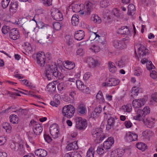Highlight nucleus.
Listing matches in <instances>:
<instances>
[{
  "mask_svg": "<svg viewBox=\"0 0 157 157\" xmlns=\"http://www.w3.org/2000/svg\"><path fill=\"white\" fill-rule=\"evenodd\" d=\"M76 84L78 89L83 92L88 93L89 92V88L85 86L83 82L80 80H77L76 81Z\"/></svg>",
  "mask_w": 157,
  "mask_h": 157,
  "instance_id": "10",
  "label": "nucleus"
},
{
  "mask_svg": "<svg viewBox=\"0 0 157 157\" xmlns=\"http://www.w3.org/2000/svg\"><path fill=\"white\" fill-rule=\"evenodd\" d=\"M100 48L97 44L94 45L90 49L92 50L94 52H99L100 50Z\"/></svg>",
  "mask_w": 157,
  "mask_h": 157,
  "instance_id": "57",
  "label": "nucleus"
},
{
  "mask_svg": "<svg viewBox=\"0 0 157 157\" xmlns=\"http://www.w3.org/2000/svg\"><path fill=\"white\" fill-rule=\"evenodd\" d=\"M9 33L10 38L14 40H16L20 36L19 32L17 29L16 28L11 29Z\"/></svg>",
  "mask_w": 157,
  "mask_h": 157,
  "instance_id": "17",
  "label": "nucleus"
},
{
  "mask_svg": "<svg viewBox=\"0 0 157 157\" xmlns=\"http://www.w3.org/2000/svg\"><path fill=\"white\" fill-rule=\"evenodd\" d=\"M65 63L66 64L65 65L64 67L67 69H72L75 67V65L74 62L67 60L65 61Z\"/></svg>",
  "mask_w": 157,
  "mask_h": 157,
  "instance_id": "32",
  "label": "nucleus"
},
{
  "mask_svg": "<svg viewBox=\"0 0 157 157\" xmlns=\"http://www.w3.org/2000/svg\"><path fill=\"white\" fill-rule=\"evenodd\" d=\"M129 42V38L126 36L121 40H115L113 42V45L115 48L122 49L126 47V43Z\"/></svg>",
  "mask_w": 157,
  "mask_h": 157,
  "instance_id": "5",
  "label": "nucleus"
},
{
  "mask_svg": "<svg viewBox=\"0 0 157 157\" xmlns=\"http://www.w3.org/2000/svg\"><path fill=\"white\" fill-rule=\"evenodd\" d=\"M135 10L134 5L132 4H130L128 6V14L130 15H133L135 13Z\"/></svg>",
  "mask_w": 157,
  "mask_h": 157,
  "instance_id": "31",
  "label": "nucleus"
},
{
  "mask_svg": "<svg viewBox=\"0 0 157 157\" xmlns=\"http://www.w3.org/2000/svg\"><path fill=\"white\" fill-rule=\"evenodd\" d=\"M67 88V85L65 83L61 82L58 84L57 88L60 91L66 90Z\"/></svg>",
  "mask_w": 157,
  "mask_h": 157,
  "instance_id": "40",
  "label": "nucleus"
},
{
  "mask_svg": "<svg viewBox=\"0 0 157 157\" xmlns=\"http://www.w3.org/2000/svg\"><path fill=\"white\" fill-rule=\"evenodd\" d=\"M86 112V106L82 104L78 106L77 112L81 115H84Z\"/></svg>",
  "mask_w": 157,
  "mask_h": 157,
  "instance_id": "26",
  "label": "nucleus"
},
{
  "mask_svg": "<svg viewBox=\"0 0 157 157\" xmlns=\"http://www.w3.org/2000/svg\"><path fill=\"white\" fill-rule=\"evenodd\" d=\"M75 112V108L71 105L64 106L62 110L63 115L68 118H70L73 116Z\"/></svg>",
  "mask_w": 157,
  "mask_h": 157,
  "instance_id": "4",
  "label": "nucleus"
},
{
  "mask_svg": "<svg viewBox=\"0 0 157 157\" xmlns=\"http://www.w3.org/2000/svg\"><path fill=\"white\" fill-rule=\"evenodd\" d=\"M91 133L93 137L98 138L103 134V130L101 128L93 129Z\"/></svg>",
  "mask_w": 157,
  "mask_h": 157,
  "instance_id": "20",
  "label": "nucleus"
},
{
  "mask_svg": "<svg viewBox=\"0 0 157 157\" xmlns=\"http://www.w3.org/2000/svg\"><path fill=\"white\" fill-rule=\"evenodd\" d=\"M29 16L30 17L29 18V21H30V22L29 24V25H30L32 21H34L33 25V31L35 29L36 27H35V25H36L41 29L44 28L45 27L47 28L48 27H49V25L44 24L43 23L41 22L40 21V18L39 14H36L33 17L31 15H28V17H29Z\"/></svg>",
  "mask_w": 157,
  "mask_h": 157,
  "instance_id": "3",
  "label": "nucleus"
},
{
  "mask_svg": "<svg viewBox=\"0 0 157 157\" xmlns=\"http://www.w3.org/2000/svg\"><path fill=\"white\" fill-rule=\"evenodd\" d=\"M138 52L140 57L142 58L148 53V50L142 45H140L138 49Z\"/></svg>",
  "mask_w": 157,
  "mask_h": 157,
  "instance_id": "18",
  "label": "nucleus"
},
{
  "mask_svg": "<svg viewBox=\"0 0 157 157\" xmlns=\"http://www.w3.org/2000/svg\"><path fill=\"white\" fill-rule=\"evenodd\" d=\"M108 67L110 72L112 73H115L117 70V68L114 63L111 61L108 63Z\"/></svg>",
  "mask_w": 157,
  "mask_h": 157,
  "instance_id": "33",
  "label": "nucleus"
},
{
  "mask_svg": "<svg viewBox=\"0 0 157 157\" xmlns=\"http://www.w3.org/2000/svg\"><path fill=\"white\" fill-rule=\"evenodd\" d=\"M150 112V108L148 107H145L143 110L138 109L137 115L133 117L134 119L140 121H143V123L148 128L152 127L153 124V120L154 119L151 117L145 118V116Z\"/></svg>",
  "mask_w": 157,
  "mask_h": 157,
  "instance_id": "1",
  "label": "nucleus"
},
{
  "mask_svg": "<svg viewBox=\"0 0 157 157\" xmlns=\"http://www.w3.org/2000/svg\"><path fill=\"white\" fill-rule=\"evenodd\" d=\"M65 40L67 44L70 46L73 44V40L71 37L69 35H66L65 36Z\"/></svg>",
  "mask_w": 157,
  "mask_h": 157,
  "instance_id": "46",
  "label": "nucleus"
},
{
  "mask_svg": "<svg viewBox=\"0 0 157 157\" xmlns=\"http://www.w3.org/2000/svg\"><path fill=\"white\" fill-rule=\"evenodd\" d=\"M24 48L26 51L28 53H30L32 51V48L30 44L28 42H25L24 44Z\"/></svg>",
  "mask_w": 157,
  "mask_h": 157,
  "instance_id": "42",
  "label": "nucleus"
},
{
  "mask_svg": "<svg viewBox=\"0 0 157 157\" xmlns=\"http://www.w3.org/2000/svg\"><path fill=\"white\" fill-rule=\"evenodd\" d=\"M28 15L26 17H23L20 21V23L22 25H24L25 26L27 23H28L29 25H30L29 24V22H30V21H29V18L28 17Z\"/></svg>",
  "mask_w": 157,
  "mask_h": 157,
  "instance_id": "43",
  "label": "nucleus"
},
{
  "mask_svg": "<svg viewBox=\"0 0 157 157\" xmlns=\"http://www.w3.org/2000/svg\"><path fill=\"white\" fill-rule=\"evenodd\" d=\"M18 3L17 1H13L11 2L9 5V10L13 13H15L18 7Z\"/></svg>",
  "mask_w": 157,
  "mask_h": 157,
  "instance_id": "19",
  "label": "nucleus"
},
{
  "mask_svg": "<svg viewBox=\"0 0 157 157\" xmlns=\"http://www.w3.org/2000/svg\"><path fill=\"white\" fill-rule=\"evenodd\" d=\"M33 130L34 133L36 135H39L43 131V128L40 124L37 125L33 128Z\"/></svg>",
  "mask_w": 157,
  "mask_h": 157,
  "instance_id": "28",
  "label": "nucleus"
},
{
  "mask_svg": "<svg viewBox=\"0 0 157 157\" xmlns=\"http://www.w3.org/2000/svg\"><path fill=\"white\" fill-rule=\"evenodd\" d=\"M112 144L109 143L108 141L106 140L105 141L103 144V147L104 149H110L112 145Z\"/></svg>",
  "mask_w": 157,
  "mask_h": 157,
  "instance_id": "52",
  "label": "nucleus"
},
{
  "mask_svg": "<svg viewBox=\"0 0 157 157\" xmlns=\"http://www.w3.org/2000/svg\"><path fill=\"white\" fill-rule=\"evenodd\" d=\"M44 138L45 140L48 143L51 142L52 139L49 135L45 134L44 135Z\"/></svg>",
  "mask_w": 157,
  "mask_h": 157,
  "instance_id": "64",
  "label": "nucleus"
},
{
  "mask_svg": "<svg viewBox=\"0 0 157 157\" xmlns=\"http://www.w3.org/2000/svg\"><path fill=\"white\" fill-rule=\"evenodd\" d=\"M145 103L144 98L136 99L133 100L132 104L135 108H139L143 106Z\"/></svg>",
  "mask_w": 157,
  "mask_h": 157,
  "instance_id": "15",
  "label": "nucleus"
},
{
  "mask_svg": "<svg viewBox=\"0 0 157 157\" xmlns=\"http://www.w3.org/2000/svg\"><path fill=\"white\" fill-rule=\"evenodd\" d=\"M10 122L12 124H16L18 122V118L15 115H10Z\"/></svg>",
  "mask_w": 157,
  "mask_h": 157,
  "instance_id": "35",
  "label": "nucleus"
},
{
  "mask_svg": "<svg viewBox=\"0 0 157 157\" xmlns=\"http://www.w3.org/2000/svg\"><path fill=\"white\" fill-rule=\"evenodd\" d=\"M66 148L68 151L74 149H77L78 147L77 145V142L74 141L68 144L66 147Z\"/></svg>",
  "mask_w": 157,
  "mask_h": 157,
  "instance_id": "27",
  "label": "nucleus"
},
{
  "mask_svg": "<svg viewBox=\"0 0 157 157\" xmlns=\"http://www.w3.org/2000/svg\"><path fill=\"white\" fill-rule=\"evenodd\" d=\"M138 136L135 133H132L131 132L127 133L125 137V139L128 142H131L137 140Z\"/></svg>",
  "mask_w": 157,
  "mask_h": 157,
  "instance_id": "14",
  "label": "nucleus"
},
{
  "mask_svg": "<svg viewBox=\"0 0 157 157\" xmlns=\"http://www.w3.org/2000/svg\"><path fill=\"white\" fill-rule=\"evenodd\" d=\"M53 18L57 21H61L63 19V16L61 12L58 10H56L52 12Z\"/></svg>",
  "mask_w": 157,
  "mask_h": 157,
  "instance_id": "12",
  "label": "nucleus"
},
{
  "mask_svg": "<svg viewBox=\"0 0 157 157\" xmlns=\"http://www.w3.org/2000/svg\"><path fill=\"white\" fill-rule=\"evenodd\" d=\"M56 89V85L53 82L49 83L47 86V90L51 92L54 91Z\"/></svg>",
  "mask_w": 157,
  "mask_h": 157,
  "instance_id": "34",
  "label": "nucleus"
},
{
  "mask_svg": "<svg viewBox=\"0 0 157 157\" xmlns=\"http://www.w3.org/2000/svg\"><path fill=\"white\" fill-rule=\"evenodd\" d=\"M98 35H97L96 34V33H94L93 32H92V34H91L90 37H89V39L90 40V41H92L93 40H95L96 39V40H98Z\"/></svg>",
  "mask_w": 157,
  "mask_h": 157,
  "instance_id": "53",
  "label": "nucleus"
},
{
  "mask_svg": "<svg viewBox=\"0 0 157 157\" xmlns=\"http://www.w3.org/2000/svg\"><path fill=\"white\" fill-rule=\"evenodd\" d=\"M36 155L40 157H44L47 154V151L42 149H39L36 150L35 151Z\"/></svg>",
  "mask_w": 157,
  "mask_h": 157,
  "instance_id": "23",
  "label": "nucleus"
},
{
  "mask_svg": "<svg viewBox=\"0 0 157 157\" xmlns=\"http://www.w3.org/2000/svg\"><path fill=\"white\" fill-rule=\"evenodd\" d=\"M139 90V89L138 87H134L132 89V94L133 95L137 96L138 94Z\"/></svg>",
  "mask_w": 157,
  "mask_h": 157,
  "instance_id": "54",
  "label": "nucleus"
},
{
  "mask_svg": "<svg viewBox=\"0 0 157 157\" xmlns=\"http://www.w3.org/2000/svg\"><path fill=\"white\" fill-rule=\"evenodd\" d=\"M40 124L38 123L36 121H34L33 120H31L29 124V126L31 127H33V128L36 126L37 125Z\"/></svg>",
  "mask_w": 157,
  "mask_h": 157,
  "instance_id": "62",
  "label": "nucleus"
},
{
  "mask_svg": "<svg viewBox=\"0 0 157 157\" xmlns=\"http://www.w3.org/2000/svg\"><path fill=\"white\" fill-rule=\"evenodd\" d=\"M94 148L91 147L89 149L87 153L86 156L87 157H94Z\"/></svg>",
  "mask_w": 157,
  "mask_h": 157,
  "instance_id": "45",
  "label": "nucleus"
},
{
  "mask_svg": "<svg viewBox=\"0 0 157 157\" xmlns=\"http://www.w3.org/2000/svg\"><path fill=\"white\" fill-rule=\"evenodd\" d=\"M87 62L89 67L91 68H94L100 64L98 60L90 57L87 59Z\"/></svg>",
  "mask_w": 157,
  "mask_h": 157,
  "instance_id": "16",
  "label": "nucleus"
},
{
  "mask_svg": "<svg viewBox=\"0 0 157 157\" xmlns=\"http://www.w3.org/2000/svg\"><path fill=\"white\" fill-rule=\"evenodd\" d=\"M98 40L96 42V44L100 48L105 44V37L98 35Z\"/></svg>",
  "mask_w": 157,
  "mask_h": 157,
  "instance_id": "25",
  "label": "nucleus"
},
{
  "mask_svg": "<svg viewBox=\"0 0 157 157\" xmlns=\"http://www.w3.org/2000/svg\"><path fill=\"white\" fill-rule=\"evenodd\" d=\"M116 63L120 68L123 67L125 66L124 62L121 59L116 61Z\"/></svg>",
  "mask_w": 157,
  "mask_h": 157,
  "instance_id": "49",
  "label": "nucleus"
},
{
  "mask_svg": "<svg viewBox=\"0 0 157 157\" xmlns=\"http://www.w3.org/2000/svg\"><path fill=\"white\" fill-rule=\"evenodd\" d=\"M84 36V31L82 30H80L76 32L74 35V37L77 40H80L83 38Z\"/></svg>",
  "mask_w": 157,
  "mask_h": 157,
  "instance_id": "21",
  "label": "nucleus"
},
{
  "mask_svg": "<svg viewBox=\"0 0 157 157\" xmlns=\"http://www.w3.org/2000/svg\"><path fill=\"white\" fill-rule=\"evenodd\" d=\"M117 33L122 35H128L130 34V30L127 26H123L118 30Z\"/></svg>",
  "mask_w": 157,
  "mask_h": 157,
  "instance_id": "24",
  "label": "nucleus"
},
{
  "mask_svg": "<svg viewBox=\"0 0 157 157\" xmlns=\"http://www.w3.org/2000/svg\"><path fill=\"white\" fill-rule=\"evenodd\" d=\"M81 4L79 5L77 4H73L71 5L72 9L73 12L75 13L79 12L81 10L80 8Z\"/></svg>",
  "mask_w": 157,
  "mask_h": 157,
  "instance_id": "38",
  "label": "nucleus"
},
{
  "mask_svg": "<svg viewBox=\"0 0 157 157\" xmlns=\"http://www.w3.org/2000/svg\"><path fill=\"white\" fill-rule=\"evenodd\" d=\"M56 101L54 100L53 101H51L50 102V104L53 106L57 107L58 105L60 104V102L59 100Z\"/></svg>",
  "mask_w": 157,
  "mask_h": 157,
  "instance_id": "58",
  "label": "nucleus"
},
{
  "mask_svg": "<svg viewBox=\"0 0 157 157\" xmlns=\"http://www.w3.org/2000/svg\"><path fill=\"white\" fill-rule=\"evenodd\" d=\"M119 80L114 78H110L108 81L102 83V86H116L119 83Z\"/></svg>",
  "mask_w": 157,
  "mask_h": 157,
  "instance_id": "11",
  "label": "nucleus"
},
{
  "mask_svg": "<svg viewBox=\"0 0 157 157\" xmlns=\"http://www.w3.org/2000/svg\"><path fill=\"white\" fill-rule=\"evenodd\" d=\"M137 147L142 151H144L147 148V147L146 144L144 143H140L136 144Z\"/></svg>",
  "mask_w": 157,
  "mask_h": 157,
  "instance_id": "44",
  "label": "nucleus"
},
{
  "mask_svg": "<svg viewBox=\"0 0 157 157\" xmlns=\"http://www.w3.org/2000/svg\"><path fill=\"white\" fill-rule=\"evenodd\" d=\"M91 20L94 23L99 24L101 22V20L97 15L94 14L91 17Z\"/></svg>",
  "mask_w": 157,
  "mask_h": 157,
  "instance_id": "37",
  "label": "nucleus"
},
{
  "mask_svg": "<svg viewBox=\"0 0 157 157\" xmlns=\"http://www.w3.org/2000/svg\"><path fill=\"white\" fill-rule=\"evenodd\" d=\"M45 58L46 56L44 52L38 53L36 56L37 63L41 67L44 66L45 63Z\"/></svg>",
  "mask_w": 157,
  "mask_h": 157,
  "instance_id": "9",
  "label": "nucleus"
},
{
  "mask_svg": "<svg viewBox=\"0 0 157 157\" xmlns=\"http://www.w3.org/2000/svg\"><path fill=\"white\" fill-rule=\"evenodd\" d=\"M96 98L98 100L101 101L102 102H104V99L102 95V92L99 91L96 96Z\"/></svg>",
  "mask_w": 157,
  "mask_h": 157,
  "instance_id": "47",
  "label": "nucleus"
},
{
  "mask_svg": "<svg viewBox=\"0 0 157 157\" xmlns=\"http://www.w3.org/2000/svg\"><path fill=\"white\" fill-rule=\"evenodd\" d=\"M10 0H2V6L3 9H6L8 6Z\"/></svg>",
  "mask_w": 157,
  "mask_h": 157,
  "instance_id": "51",
  "label": "nucleus"
},
{
  "mask_svg": "<svg viewBox=\"0 0 157 157\" xmlns=\"http://www.w3.org/2000/svg\"><path fill=\"white\" fill-rule=\"evenodd\" d=\"M112 13L114 15L117 17H119L120 16V13L119 11L117 8H115L113 9Z\"/></svg>",
  "mask_w": 157,
  "mask_h": 157,
  "instance_id": "63",
  "label": "nucleus"
},
{
  "mask_svg": "<svg viewBox=\"0 0 157 157\" xmlns=\"http://www.w3.org/2000/svg\"><path fill=\"white\" fill-rule=\"evenodd\" d=\"M49 131L51 135L54 139L57 138L59 135V128L56 124H54L51 126Z\"/></svg>",
  "mask_w": 157,
  "mask_h": 157,
  "instance_id": "8",
  "label": "nucleus"
},
{
  "mask_svg": "<svg viewBox=\"0 0 157 157\" xmlns=\"http://www.w3.org/2000/svg\"><path fill=\"white\" fill-rule=\"evenodd\" d=\"M52 37L51 35L45 33L44 34L41 39L38 41V42L40 44H44L45 42L51 43L52 42V40L51 39Z\"/></svg>",
  "mask_w": 157,
  "mask_h": 157,
  "instance_id": "13",
  "label": "nucleus"
},
{
  "mask_svg": "<svg viewBox=\"0 0 157 157\" xmlns=\"http://www.w3.org/2000/svg\"><path fill=\"white\" fill-rule=\"evenodd\" d=\"M9 27L8 26H3L2 29V33L5 34H7L9 31Z\"/></svg>",
  "mask_w": 157,
  "mask_h": 157,
  "instance_id": "59",
  "label": "nucleus"
},
{
  "mask_svg": "<svg viewBox=\"0 0 157 157\" xmlns=\"http://www.w3.org/2000/svg\"><path fill=\"white\" fill-rule=\"evenodd\" d=\"M44 4L49 6L52 4V0H40Z\"/></svg>",
  "mask_w": 157,
  "mask_h": 157,
  "instance_id": "61",
  "label": "nucleus"
},
{
  "mask_svg": "<svg viewBox=\"0 0 157 157\" xmlns=\"http://www.w3.org/2000/svg\"><path fill=\"white\" fill-rule=\"evenodd\" d=\"M53 25L54 29L57 30H59L61 27V25L59 22L55 23Z\"/></svg>",
  "mask_w": 157,
  "mask_h": 157,
  "instance_id": "55",
  "label": "nucleus"
},
{
  "mask_svg": "<svg viewBox=\"0 0 157 157\" xmlns=\"http://www.w3.org/2000/svg\"><path fill=\"white\" fill-rule=\"evenodd\" d=\"M94 6V5L89 1H87L85 3L83 11L82 13H81V14L86 15H90L93 11Z\"/></svg>",
  "mask_w": 157,
  "mask_h": 157,
  "instance_id": "7",
  "label": "nucleus"
},
{
  "mask_svg": "<svg viewBox=\"0 0 157 157\" xmlns=\"http://www.w3.org/2000/svg\"><path fill=\"white\" fill-rule=\"evenodd\" d=\"M146 67L147 70H150L154 69V66L153 65L151 61H150L146 64Z\"/></svg>",
  "mask_w": 157,
  "mask_h": 157,
  "instance_id": "56",
  "label": "nucleus"
},
{
  "mask_svg": "<svg viewBox=\"0 0 157 157\" xmlns=\"http://www.w3.org/2000/svg\"><path fill=\"white\" fill-rule=\"evenodd\" d=\"M14 145V150L15 151L19 150L21 151L23 150V144L22 142H21L19 144L16 143Z\"/></svg>",
  "mask_w": 157,
  "mask_h": 157,
  "instance_id": "39",
  "label": "nucleus"
},
{
  "mask_svg": "<svg viewBox=\"0 0 157 157\" xmlns=\"http://www.w3.org/2000/svg\"><path fill=\"white\" fill-rule=\"evenodd\" d=\"M115 122V119L112 117H110L107 120V124L106 125V130H109L111 128H113L114 126Z\"/></svg>",
  "mask_w": 157,
  "mask_h": 157,
  "instance_id": "22",
  "label": "nucleus"
},
{
  "mask_svg": "<svg viewBox=\"0 0 157 157\" xmlns=\"http://www.w3.org/2000/svg\"><path fill=\"white\" fill-rule=\"evenodd\" d=\"M101 105H99L98 107H96L94 109L91 114V117H93L94 118L97 117L98 115L101 112Z\"/></svg>",
  "mask_w": 157,
  "mask_h": 157,
  "instance_id": "29",
  "label": "nucleus"
},
{
  "mask_svg": "<svg viewBox=\"0 0 157 157\" xmlns=\"http://www.w3.org/2000/svg\"><path fill=\"white\" fill-rule=\"evenodd\" d=\"M79 16L77 14H74L71 19V23L73 26L77 25L79 23Z\"/></svg>",
  "mask_w": 157,
  "mask_h": 157,
  "instance_id": "30",
  "label": "nucleus"
},
{
  "mask_svg": "<svg viewBox=\"0 0 157 157\" xmlns=\"http://www.w3.org/2000/svg\"><path fill=\"white\" fill-rule=\"evenodd\" d=\"M75 127L78 129H84L87 126V123L86 120L82 119L81 117H76L75 119Z\"/></svg>",
  "mask_w": 157,
  "mask_h": 157,
  "instance_id": "6",
  "label": "nucleus"
},
{
  "mask_svg": "<svg viewBox=\"0 0 157 157\" xmlns=\"http://www.w3.org/2000/svg\"><path fill=\"white\" fill-rule=\"evenodd\" d=\"M3 128L6 130V131L8 133H10L11 130L12 128L10 125L9 123L5 122L2 124Z\"/></svg>",
  "mask_w": 157,
  "mask_h": 157,
  "instance_id": "41",
  "label": "nucleus"
},
{
  "mask_svg": "<svg viewBox=\"0 0 157 157\" xmlns=\"http://www.w3.org/2000/svg\"><path fill=\"white\" fill-rule=\"evenodd\" d=\"M64 157H82V156L79 153L76 152L75 154H71V155L68 153H66L65 154Z\"/></svg>",
  "mask_w": 157,
  "mask_h": 157,
  "instance_id": "48",
  "label": "nucleus"
},
{
  "mask_svg": "<svg viewBox=\"0 0 157 157\" xmlns=\"http://www.w3.org/2000/svg\"><path fill=\"white\" fill-rule=\"evenodd\" d=\"M121 109L124 112H130L132 110V106L131 104H128L126 105L123 106Z\"/></svg>",
  "mask_w": 157,
  "mask_h": 157,
  "instance_id": "36",
  "label": "nucleus"
},
{
  "mask_svg": "<svg viewBox=\"0 0 157 157\" xmlns=\"http://www.w3.org/2000/svg\"><path fill=\"white\" fill-rule=\"evenodd\" d=\"M151 134V132L150 131L146 130L143 132L142 135L145 138H147L149 137Z\"/></svg>",
  "mask_w": 157,
  "mask_h": 157,
  "instance_id": "60",
  "label": "nucleus"
},
{
  "mask_svg": "<svg viewBox=\"0 0 157 157\" xmlns=\"http://www.w3.org/2000/svg\"><path fill=\"white\" fill-rule=\"evenodd\" d=\"M45 73L48 79L53 76L58 79H62L64 77L63 75L59 71L56 64L55 63L51 65L48 64L46 66Z\"/></svg>",
  "mask_w": 157,
  "mask_h": 157,
  "instance_id": "2",
  "label": "nucleus"
},
{
  "mask_svg": "<svg viewBox=\"0 0 157 157\" xmlns=\"http://www.w3.org/2000/svg\"><path fill=\"white\" fill-rule=\"evenodd\" d=\"M100 6L102 8H105L108 5V0H102L100 2Z\"/></svg>",
  "mask_w": 157,
  "mask_h": 157,
  "instance_id": "50",
  "label": "nucleus"
}]
</instances>
